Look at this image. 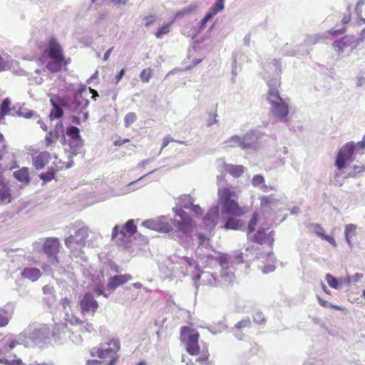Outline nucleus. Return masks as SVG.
<instances>
[{
    "label": "nucleus",
    "instance_id": "obj_3",
    "mask_svg": "<svg viewBox=\"0 0 365 365\" xmlns=\"http://www.w3.org/2000/svg\"><path fill=\"white\" fill-rule=\"evenodd\" d=\"M217 197L222 206V213L240 217L245 215L243 207L237 202L238 195L231 185L227 184L217 189Z\"/></svg>",
    "mask_w": 365,
    "mask_h": 365
},
{
    "label": "nucleus",
    "instance_id": "obj_64",
    "mask_svg": "<svg viewBox=\"0 0 365 365\" xmlns=\"http://www.w3.org/2000/svg\"><path fill=\"white\" fill-rule=\"evenodd\" d=\"M96 294H97L98 296H100V295H103V296H104V297H108V294H106V293H105V292H104L102 289H101V288H97V289H96Z\"/></svg>",
    "mask_w": 365,
    "mask_h": 365
},
{
    "label": "nucleus",
    "instance_id": "obj_47",
    "mask_svg": "<svg viewBox=\"0 0 365 365\" xmlns=\"http://www.w3.org/2000/svg\"><path fill=\"white\" fill-rule=\"evenodd\" d=\"M212 18V14H209L208 13L204 16V18L200 21L198 29L199 31H202L205 29L207 22Z\"/></svg>",
    "mask_w": 365,
    "mask_h": 365
},
{
    "label": "nucleus",
    "instance_id": "obj_19",
    "mask_svg": "<svg viewBox=\"0 0 365 365\" xmlns=\"http://www.w3.org/2000/svg\"><path fill=\"white\" fill-rule=\"evenodd\" d=\"M51 155L47 151H42L32 159L33 165L36 170L43 169L48 163Z\"/></svg>",
    "mask_w": 365,
    "mask_h": 365
},
{
    "label": "nucleus",
    "instance_id": "obj_33",
    "mask_svg": "<svg viewBox=\"0 0 365 365\" xmlns=\"http://www.w3.org/2000/svg\"><path fill=\"white\" fill-rule=\"evenodd\" d=\"M66 135L75 141L81 140V139L80 130L76 126L71 125L67 127Z\"/></svg>",
    "mask_w": 365,
    "mask_h": 365
},
{
    "label": "nucleus",
    "instance_id": "obj_48",
    "mask_svg": "<svg viewBox=\"0 0 365 365\" xmlns=\"http://www.w3.org/2000/svg\"><path fill=\"white\" fill-rule=\"evenodd\" d=\"M264 182V178L261 175H254L252 179V184L253 186L257 187L260 184H263Z\"/></svg>",
    "mask_w": 365,
    "mask_h": 365
},
{
    "label": "nucleus",
    "instance_id": "obj_41",
    "mask_svg": "<svg viewBox=\"0 0 365 365\" xmlns=\"http://www.w3.org/2000/svg\"><path fill=\"white\" fill-rule=\"evenodd\" d=\"M365 4L364 0H359L355 7V11L358 16V17L360 19V21H362L364 24H365V19L361 16L362 13V7Z\"/></svg>",
    "mask_w": 365,
    "mask_h": 365
},
{
    "label": "nucleus",
    "instance_id": "obj_31",
    "mask_svg": "<svg viewBox=\"0 0 365 365\" xmlns=\"http://www.w3.org/2000/svg\"><path fill=\"white\" fill-rule=\"evenodd\" d=\"M50 102L53 106L49 114L50 120H53L60 118L63 113L62 108L53 99H51Z\"/></svg>",
    "mask_w": 365,
    "mask_h": 365
},
{
    "label": "nucleus",
    "instance_id": "obj_60",
    "mask_svg": "<svg viewBox=\"0 0 365 365\" xmlns=\"http://www.w3.org/2000/svg\"><path fill=\"white\" fill-rule=\"evenodd\" d=\"M356 147H359L361 150H363L365 148V135L363 136V138L361 141L355 144V148Z\"/></svg>",
    "mask_w": 365,
    "mask_h": 365
},
{
    "label": "nucleus",
    "instance_id": "obj_51",
    "mask_svg": "<svg viewBox=\"0 0 365 365\" xmlns=\"http://www.w3.org/2000/svg\"><path fill=\"white\" fill-rule=\"evenodd\" d=\"M143 20L144 21L145 26L148 27L156 21V18L153 15H149L144 16Z\"/></svg>",
    "mask_w": 365,
    "mask_h": 365
},
{
    "label": "nucleus",
    "instance_id": "obj_9",
    "mask_svg": "<svg viewBox=\"0 0 365 365\" xmlns=\"http://www.w3.org/2000/svg\"><path fill=\"white\" fill-rule=\"evenodd\" d=\"M61 242L57 237H47L43 243V251L51 259V262L58 263L57 255L60 252Z\"/></svg>",
    "mask_w": 365,
    "mask_h": 365
},
{
    "label": "nucleus",
    "instance_id": "obj_36",
    "mask_svg": "<svg viewBox=\"0 0 365 365\" xmlns=\"http://www.w3.org/2000/svg\"><path fill=\"white\" fill-rule=\"evenodd\" d=\"M137 120V115L134 112L128 113L124 118V125L125 128H129Z\"/></svg>",
    "mask_w": 365,
    "mask_h": 365
},
{
    "label": "nucleus",
    "instance_id": "obj_23",
    "mask_svg": "<svg viewBox=\"0 0 365 365\" xmlns=\"http://www.w3.org/2000/svg\"><path fill=\"white\" fill-rule=\"evenodd\" d=\"M254 242L256 243L263 245L267 242H269V244H272L274 242L273 238H270L269 235L266 233L265 229H259L257 231V232L255 234L253 237Z\"/></svg>",
    "mask_w": 365,
    "mask_h": 365
},
{
    "label": "nucleus",
    "instance_id": "obj_34",
    "mask_svg": "<svg viewBox=\"0 0 365 365\" xmlns=\"http://www.w3.org/2000/svg\"><path fill=\"white\" fill-rule=\"evenodd\" d=\"M224 1L225 0H216L215 3L210 7L207 13L212 14L213 17L218 12L222 11L225 8Z\"/></svg>",
    "mask_w": 365,
    "mask_h": 365
},
{
    "label": "nucleus",
    "instance_id": "obj_28",
    "mask_svg": "<svg viewBox=\"0 0 365 365\" xmlns=\"http://www.w3.org/2000/svg\"><path fill=\"white\" fill-rule=\"evenodd\" d=\"M235 217H229L224 225L226 230H239L243 226V222L241 220L235 218Z\"/></svg>",
    "mask_w": 365,
    "mask_h": 365
},
{
    "label": "nucleus",
    "instance_id": "obj_26",
    "mask_svg": "<svg viewBox=\"0 0 365 365\" xmlns=\"http://www.w3.org/2000/svg\"><path fill=\"white\" fill-rule=\"evenodd\" d=\"M60 138V130H58L57 126L54 130L47 133L44 138L45 147L48 148L53 143H56Z\"/></svg>",
    "mask_w": 365,
    "mask_h": 365
},
{
    "label": "nucleus",
    "instance_id": "obj_59",
    "mask_svg": "<svg viewBox=\"0 0 365 365\" xmlns=\"http://www.w3.org/2000/svg\"><path fill=\"white\" fill-rule=\"evenodd\" d=\"M124 75H125V69L123 68L119 71V73L115 77V81L117 83L118 82H120V81L122 79V78L123 77Z\"/></svg>",
    "mask_w": 365,
    "mask_h": 365
},
{
    "label": "nucleus",
    "instance_id": "obj_38",
    "mask_svg": "<svg viewBox=\"0 0 365 365\" xmlns=\"http://www.w3.org/2000/svg\"><path fill=\"white\" fill-rule=\"evenodd\" d=\"M11 319L9 312L4 309H0V327H6Z\"/></svg>",
    "mask_w": 365,
    "mask_h": 365
},
{
    "label": "nucleus",
    "instance_id": "obj_8",
    "mask_svg": "<svg viewBox=\"0 0 365 365\" xmlns=\"http://www.w3.org/2000/svg\"><path fill=\"white\" fill-rule=\"evenodd\" d=\"M180 220H175L173 225L177 231L180 232L186 235H190L194 229V220L185 211L180 210L177 212Z\"/></svg>",
    "mask_w": 365,
    "mask_h": 365
},
{
    "label": "nucleus",
    "instance_id": "obj_43",
    "mask_svg": "<svg viewBox=\"0 0 365 365\" xmlns=\"http://www.w3.org/2000/svg\"><path fill=\"white\" fill-rule=\"evenodd\" d=\"M187 199L190 205H192L191 210L197 215L201 216L202 215V210L198 205H193L192 202V198L190 196L187 195L185 197Z\"/></svg>",
    "mask_w": 365,
    "mask_h": 365
},
{
    "label": "nucleus",
    "instance_id": "obj_27",
    "mask_svg": "<svg viewBox=\"0 0 365 365\" xmlns=\"http://www.w3.org/2000/svg\"><path fill=\"white\" fill-rule=\"evenodd\" d=\"M350 40L351 38L349 36H346L339 40L334 41L332 43V46L334 51L337 53H342L344 51V48L349 45Z\"/></svg>",
    "mask_w": 365,
    "mask_h": 365
},
{
    "label": "nucleus",
    "instance_id": "obj_20",
    "mask_svg": "<svg viewBox=\"0 0 365 365\" xmlns=\"http://www.w3.org/2000/svg\"><path fill=\"white\" fill-rule=\"evenodd\" d=\"M222 168L234 178H239L246 170V168L242 165H233L228 163H224L222 165Z\"/></svg>",
    "mask_w": 365,
    "mask_h": 365
},
{
    "label": "nucleus",
    "instance_id": "obj_5",
    "mask_svg": "<svg viewBox=\"0 0 365 365\" xmlns=\"http://www.w3.org/2000/svg\"><path fill=\"white\" fill-rule=\"evenodd\" d=\"M67 228L69 229V231L74 230L75 232L65 238L66 246L71 251L76 250L78 247H84L89 236L88 227L81 225L80 222H76Z\"/></svg>",
    "mask_w": 365,
    "mask_h": 365
},
{
    "label": "nucleus",
    "instance_id": "obj_49",
    "mask_svg": "<svg viewBox=\"0 0 365 365\" xmlns=\"http://www.w3.org/2000/svg\"><path fill=\"white\" fill-rule=\"evenodd\" d=\"M250 326V320L249 318L243 319L241 321L238 322L235 324V328L237 329H242V328L249 327Z\"/></svg>",
    "mask_w": 365,
    "mask_h": 365
},
{
    "label": "nucleus",
    "instance_id": "obj_55",
    "mask_svg": "<svg viewBox=\"0 0 365 365\" xmlns=\"http://www.w3.org/2000/svg\"><path fill=\"white\" fill-rule=\"evenodd\" d=\"M345 31H346V29H340L338 30L331 29V30L328 31V34L331 36H336L339 34H343L345 33Z\"/></svg>",
    "mask_w": 365,
    "mask_h": 365
},
{
    "label": "nucleus",
    "instance_id": "obj_46",
    "mask_svg": "<svg viewBox=\"0 0 365 365\" xmlns=\"http://www.w3.org/2000/svg\"><path fill=\"white\" fill-rule=\"evenodd\" d=\"M171 142H177L178 143H180V144H182L183 142L182 141H180V140H174L170 135H168L166 136H165L163 139V143H162V146H161V150L164 149L165 147H167L168 145V144Z\"/></svg>",
    "mask_w": 365,
    "mask_h": 365
},
{
    "label": "nucleus",
    "instance_id": "obj_63",
    "mask_svg": "<svg viewBox=\"0 0 365 365\" xmlns=\"http://www.w3.org/2000/svg\"><path fill=\"white\" fill-rule=\"evenodd\" d=\"M89 91H90V93L92 94V97H91L92 99L96 101L97 97H98V92L91 88H89Z\"/></svg>",
    "mask_w": 365,
    "mask_h": 365
},
{
    "label": "nucleus",
    "instance_id": "obj_44",
    "mask_svg": "<svg viewBox=\"0 0 365 365\" xmlns=\"http://www.w3.org/2000/svg\"><path fill=\"white\" fill-rule=\"evenodd\" d=\"M79 331L83 334L91 333L95 331V328L92 323L85 322V324L80 327Z\"/></svg>",
    "mask_w": 365,
    "mask_h": 365
},
{
    "label": "nucleus",
    "instance_id": "obj_17",
    "mask_svg": "<svg viewBox=\"0 0 365 365\" xmlns=\"http://www.w3.org/2000/svg\"><path fill=\"white\" fill-rule=\"evenodd\" d=\"M309 228L311 229L312 232L316 234L318 237H319L322 240H326L328 242H329L334 247H336L337 246L334 237L332 236L327 235L325 234L324 229L322 227L321 225H319L318 223L311 224L309 225Z\"/></svg>",
    "mask_w": 365,
    "mask_h": 365
},
{
    "label": "nucleus",
    "instance_id": "obj_30",
    "mask_svg": "<svg viewBox=\"0 0 365 365\" xmlns=\"http://www.w3.org/2000/svg\"><path fill=\"white\" fill-rule=\"evenodd\" d=\"M267 100L270 105H273L276 103L283 101L279 96L278 89L275 87L269 88L267 94Z\"/></svg>",
    "mask_w": 365,
    "mask_h": 365
},
{
    "label": "nucleus",
    "instance_id": "obj_39",
    "mask_svg": "<svg viewBox=\"0 0 365 365\" xmlns=\"http://www.w3.org/2000/svg\"><path fill=\"white\" fill-rule=\"evenodd\" d=\"M11 101L6 98H5L1 105V110L0 112L1 113V115L6 116L8 115L11 110L10 106H11Z\"/></svg>",
    "mask_w": 365,
    "mask_h": 365
},
{
    "label": "nucleus",
    "instance_id": "obj_61",
    "mask_svg": "<svg viewBox=\"0 0 365 365\" xmlns=\"http://www.w3.org/2000/svg\"><path fill=\"white\" fill-rule=\"evenodd\" d=\"M53 288L49 285H46L43 287V292L44 294H50L53 292Z\"/></svg>",
    "mask_w": 365,
    "mask_h": 365
},
{
    "label": "nucleus",
    "instance_id": "obj_12",
    "mask_svg": "<svg viewBox=\"0 0 365 365\" xmlns=\"http://www.w3.org/2000/svg\"><path fill=\"white\" fill-rule=\"evenodd\" d=\"M143 225L148 229L160 232L168 233L172 230L171 225L164 217L147 220L143 222Z\"/></svg>",
    "mask_w": 365,
    "mask_h": 365
},
{
    "label": "nucleus",
    "instance_id": "obj_37",
    "mask_svg": "<svg viewBox=\"0 0 365 365\" xmlns=\"http://www.w3.org/2000/svg\"><path fill=\"white\" fill-rule=\"evenodd\" d=\"M171 23L163 24L155 33L156 38H160L163 35L167 34L170 31Z\"/></svg>",
    "mask_w": 365,
    "mask_h": 365
},
{
    "label": "nucleus",
    "instance_id": "obj_21",
    "mask_svg": "<svg viewBox=\"0 0 365 365\" xmlns=\"http://www.w3.org/2000/svg\"><path fill=\"white\" fill-rule=\"evenodd\" d=\"M259 200L260 201V207L264 210H272L273 206L279 202L274 194L262 195L259 197Z\"/></svg>",
    "mask_w": 365,
    "mask_h": 365
},
{
    "label": "nucleus",
    "instance_id": "obj_16",
    "mask_svg": "<svg viewBox=\"0 0 365 365\" xmlns=\"http://www.w3.org/2000/svg\"><path fill=\"white\" fill-rule=\"evenodd\" d=\"M131 279L132 276L129 274L115 275L108 279L107 287L110 290H114L120 285L131 280Z\"/></svg>",
    "mask_w": 365,
    "mask_h": 365
},
{
    "label": "nucleus",
    "instance_id": "obj_1",
    "mask_svg": "<svg viewBox=\"0 0 365 365\" xmlns=\"http://www.w3.org/2000/svg\"><path fill=\"white\" fill-rule=\"evenodd\" d=\"M121 345L118 339H109L90 350V355L97 359H88L86 365H116L120 359Z\"/></svg>",
    "mask_w": 365,
    "mask_h": 365
},
{
    "label": "nucleus",
    "instance_id": "obj_11",
    "mask_svg": "<svg viewBox=\"0 0 365 365\" xmlns=\"http://www.w3.org/2000/svg\"><path fill=\"white\" fill-rule=\"evenodd\" d=\"M137 232V227L134 224L133 220H129L123 226L122 230L119 231V226L115 225L112 230V237L118 239L125 242L127 240L128 237L133 235Z\"/></svg>",
    "mask_w": 365,
    "mask_h": 365
},
{
    "label": "nucleus",
    "instance_id": "obj_58",
    "mask_svg": "<svg viewBox=\"0 0 365 365\" xmlns=\"http://www.w3.org/2000/svg\"><path fill=\"white\" fill-rule=\"evenodd\" d=\"M130 141V140L129 138H124V139L119 138L114 141V145L116 146H120V145H123L124 143H128Z\"/></svg>",
    "mask_w": 365,
    "mask_h": 365
},
{
    "label": "nucleus",
    "instance_id": "obj_18",
    "mask_svg": "<svg viewBox=\"0 0 365 365\" xmlns=\"http://www.w3.org/2000/svg\"><path fill=\"white\" fill-rule=\"evenodd\" d=\"M271 106L272 112L276 117L280 118L281 120L286 118L289 113V107L287 103L282 101Z\"/></svg>",
    "mask_w": 365,
    "mask_h": 365
},
{
    "label": "nucleus",
    "instance_id": "obj_56",
    "mask_svg": "<svg viewBox=\"0 0 365 365\" xmlns=\"http://www.w3.org/2000/svg\"><path fill=\"white\" fill-rule=\"evenodd\" d=\"M6 365H26L21 359H14L6 362Z\"/></svg>",
    "mask_w": 365,
    "mask_h": 365
},
{
    "label": "nucleus",
    "instance_id": "obj_53",
    "mask_svg": "<svg viewBox=\"0 0 365 365\" xmlns=\"http://www.w3.org/2000/svg\"><path fill=\"white\" fill-rule=\"evenodd\" d=\"M274 269H275V266L272 264H269L267 265L263 266L261 268V270L264 274H268L269 272H272Z\"/></svg>",
    "mask_w": 365,
    "mask_h": 365
},
{
    "label": "nucleus",
    "instance_id": "obj_22",
    "mask_svg": "<svg viewBox=\"0 0 365 365\" xmlns=\"http://www.w3.org/2000/svg\"><path fill=\"white\" fill-rule=\"evenodd\" d=\"M21 274L23 277L35 282L41 276V272L38 268L26 267L23 269Z\"/></svg>",
    "mask_w": 365,
    "mask_h": 365
},
{
    "label": "nucleus",
    "instance_id": "obj_52",
    "mask_svg": "<svg viewBox=\"0 0 365 365\" xmlns=\"http://www.w3.org/2000/svg\"><path fill=\"white\" fill-rule=\"evenodd\" d=\"M197 239L199 240V246H202L209 241V238L202 233L197 234Z\"/></svg>",
    "mask_w": 365,
    "mask_h": 365
},
{
    "label": "nucleus",
    "instance_id": "obj_45",
    "mask_svg": "<svg viewBox=\"0 0 365 365\" xmlns=\"http://www.w3.org/2000/svg\"><path fill=\"white\" fill-rule=\"evenodd\" d=\"M257 217H258L257 214L255 213L253 215L252 219L250 220L248 227H247L248 233H251L255 230V227L257 223Z\"/></svg>",
    "mask_w": 365,
    "mask_h": 365
},
{
    "label": "nucleus",
    "instance_id": "obj_25",
    "mask_svg": "<svg viewBox=\"0 0 365 365\" xmlns=\"http://www.w3.org/2000/svg\"><path fill=\"white\" fill-rule=\"evenodd\" d=\"M14 178L24 184H28L31 179L29 168L24 167L14 173Z\"/></svg>",
    "mask_w": 365,
    "mask_h": 365
},
{
    "label": "nucleus",
    "instance_id": "obj_32",
    "mask_svg": "<svg viewBox=\"0 0 365 365\" xmlns=\"http://www.w3.org/2000/svg\"><path fill=\"white\" fill-rule=\"evenodd\" d=\"M356 225L354 224H349L345 226L344 235L347 243L351 246V239L356 234Z\"/></svg>",
    "mask_w": 365,
    "mask_h": 365
},
{
    "label": "nucleus",
    "instance_id": "obj_6",
    "mask_svg": "<svg viewBox=\"0 0 365 365\" xmlns=\"http://www.w3.org/2000/svg\"><path fill=\"white\" fill-rule=\"evenodd\" d=\"M260 136L256 132L251 130L242 137L233 135L226 141L227 147L239 146L242 149H255L259 142Z\"/></svg>",
    "mask_w": 365,
    "mask_h": 365
},
{
    "label": "nucleus",
    "instance_id": "obj_10",
    "mask_svg": "<svg viewBox=\"0 0 365 365\" xmlns=\"http://www.w3.org/2000/svg\"><path fill=\"white\" fill-rule=\"evenodd\" d=\"M79 306L83 315L94 316L98 308V303L91 293L87 292L79 300Z\"/></svg>",
    "mask_w": 365,
    "mask_h": 365
},
{
    "label": "nucleus",
    "instance_id": "obj_40",
    "mask_svg": "<svg viewBox=\"0 0 365 365\" xmlns=\"http://www.w3.org/2000/svg\"><path fill=\"white\" fill-rule=\"evenodd\" d=\"M326 280H327V282L328 283V284L331 288L336 289H339V284L338 282V280L336 279V278L333 277L331 274H326Z\"/></svg>",
    "mask_w": 365,
    "mask_h": 365
},
{
    "label": "nucleus",
    "instance_id": "obj_35",
    "mask_svg": "<svg viewBox=\"0 0 365 365\" xmlns=\"http://www.w3.org/2000/svg\"><path fill=\"white\" fill-rule=\"evenodd\" d=\"M153 77V69L150 68H144L140 73V78L143 83H148Z\"/></svg>",
    "mask_w": 365,
    "mask_h": 365
},
{
    "label": "nucleus",
    "instance_id": "obj_62",
    "mask_svg": "<svg viewBox=\"0 0 365 365\" xmlns=\"http://www.w3.org/2000/svg\"><path fill=\"white\" fill-rule=\"evenodd\" d=\"M351 21V14H349L348 15H345L342 19H341V23L343 24H346L348 23H349Z\"/></svg>",
    "mask_w": 365,
    "mask_h": 365
},
{
    "label": "nucleus",
    "instance_id": "obj_14",
    "mask_svg": "<svg viewBox=\"0 0 365 365\" xmlns=\"http://www.w3.org/2000/svg\"><path fill=\"white\" fill-rule=\"evenodd\" d=\"M218 219L219 208L216 206L211 207L203 218L202 223L205 228L210 232L212 231L217 224Z\"/></svg>",
    "mask_w": 365,
    "mask_h": 365
},
{
    "label": "nucleus",
    "instance_id": "obj_54",
    "mask_svg": "<svg viewBox=\"0 0 365 365\" xmlns=\"http://www.w3.org/2000/svg\"><path fill=\"white\" fill-rule=\"evenodd\" d=\"M8 152V145L6 143L0 145V160L3 159L4 155Z\"/></svg>",
    "mask_w": 365,
    "mask_h": 365
},
{
    "label": "nucleus",
    "instance_id": "obj_50",
    "mask_svg": "<svg viewBox=\"0 0 365 365\" xmlns=\"http://www.w3.org/2000/svg\"><path fill=\"white\" fill-rule=\"evenodd\" d=\"M252 317H253V320L255 323L262 324L265 322L264 317L262 312H255L253 314Z\"/></svg>",
    "mask_w": 365,
    "mask_h": 365
},
{
    "label": "nucleus",
    "instance_id": "obj_42",
    "mask_svg": "<svg viewBox=\"0 0 365 365\" xmlns=\"http://www.w3.org/2000/svg\"><path fill=\"white\" fill-rule=\"evenodd\" d=\"M68 323H69L71 325L73 326H82L85 324V322L81 320L80 318L71 315L70 317H68L67 319Z\"/></svg>",
    "mask_w": 365,
    "mask_h": 365
},
{
    "label": "nucleus",
    "instance_id": "obj_57",
    "mask_svg": "<svg viewBox=\"0 0 365 365\" xmlns=\"http://www.w3.org/2000/svg\"><path fill=\"white\" fill-rule=\"evenodd\" d=\"M317 299H318V302L319 303V304L323 307H330V305L331 304H330L329 302H327V300H324L323 299H322L320 297H317Z\"/></svg>",
    "mask_w": 365,
    "mask_h": 365
},
{
    "label": "nucleus",
    "instance_id": "obj_13",
    "mask_svg": "<svg viewBox=\"0 0 365 365\" xmlns=\"http://www.w3.org/2000/svg\"><path fill=\"white\" fill-rule=\"evenodd\" d=\"M54 336V333L48 325H42L35 329L31 334L30 338L36 345L44 344L46 339Z\"/></svg>",
    "mask_w": 365,
    "mask_h": 365
},
{
    "label": "nucleus",
    "instance_id": "obj_2",
    "mask_svg": "<svg viewBox=\"0 0 365 365\" xmlns=\"http://www.w3.org/2000/svg\"><path fill=\"white\" fill-rule=\"evenodd\" d=\"M180 341L185 344V350L190 356H196L195 362L202 365H212L210 353L206 346L200 351L199 344V332L190 327L184 326L180 328Z\"/></svg>",
    "mask_w": 365,
    "mask_h": 365
},
{
    "label": "nucleus",
    "instance_id": "obj_4",
    "mask_svg": "<svg viewBox=\"0 0 365 365\" xmlns=\"http://www.w3.org/2000/svg\"><path fill=\"white\" fill-rule=\"evenodd\" d=\"M43 53L50 58L46 68L51 73L60 72L70 62V58H66L62 46L54 36L48 39Z\"/></svg>",
    "mask_w": 365,
    "mask_h": 365
},
{
    "label": "nucleus",
    "instance_id": "obj_29",
    "mask_svg": "<svg viewBox=\"0 0 365 365\" xmlns=\"http://www.w3.org/2000/svg\"><path fill=\"white\" fill-rule=\"evenodd\" d=\"M11 190L6 185H3L0 188V204H7L11 202Z\"/></svg>",
    "mask_w": 365,
    "mask_h": 365
},
{
    "label": "nucleus",
    "instance_id": "obj_7",
    "mask_svg": "<svg viewBox=\"0 0 365 365\" xmlns=\"http://www.w3.org/2000/svg\"><path fill=\"white\" fill-rule=\"evenodd\" d=\"M355 150V143L352 141L346 143L339 150L336 160L335 166L341 170L354 160V153Z\"/></svg>",
    "mask_w": 365,
    "mask_h": 365
},
{
    "label": "nucleus",
    "instance_id": "obj_15",
    "mask_svg": "<svg viewBox=\"0 0 365 365\" xmlns=\"http://www.w3.org/2000/svg\"><path fill=\"white\" fill-rule=\"evenodd\" d=\"M53 164L55 165V168L53 166H51L46 173H43L39 175V178L44 182H50L54 179L56 172L59 170L63 169L65 167L63 163L60 161L57 162V158H56Z\"/></svg>",
    "mask_w": 365,
    "mask_h": 365
},
{
    "label": "nucleus",
    "instance_id": "obj_24",
    "mask_svg": "<svg viewBox=\"0 0 365 365\" xmlns=\"http://www.w3.org/2000/svg\"><path fill=\"white\" fill-rule=\"evenodd\" d=\"M73 104L76 110L82 111L88 107L89 101L83 96V93L80 92L76 94Z\"/></svg>",
    "mask_w": 365,
    "mask_h": 365
}]
</instances>
